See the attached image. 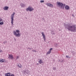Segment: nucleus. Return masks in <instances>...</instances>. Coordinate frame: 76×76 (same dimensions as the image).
I'll list each match as a JSON object with an SVG mask.
<instances>
[{
	"label": "nucleus",
	"instance_id": "nucleus-15",
	"mask_svg": "<svg viewBox=\"0 0 76 76\" xmlns=\"http://www.w3.org/2000/svg\"><path fill=\"white\" fill-rule=\"evenodd\" d=\"M39 63H40V64H41V63H43V62H42V61L41 60H40L39 61Z\"/></svg>",
	"mask_w": 76,
	"mask_h": 76
},
{
	"label": "nucleus",
	"instance_id": "nucleus-29",
	"mask_svg": "<svg viewBox=\"0 0 76 76\" xmlns=\"http://www.w3.org/2000/svg\"><path fill=\"white\" fill-rule=\"evenodd\" d=\"M59 61H60V60H59Z\"/></svg>",
	"mask_w": 76,
	"mask_h": 76
},
{
	"label": "nucleus",
	"instance_id": "nucleus-30",
	"mask_svg": "<svg viewBox=\"0 0 76 76\" xmlns=\"http://www.w3.org/2000/svg\"><path fill=\"white\" fill-rule=\"evenodd\" d=\"M48 53H47V54Z\"/></svg>",
	"mask_w": 76,
	"mask_h": 76
},
{
	"label": "nucleus",
	"instance_id": "nucleus-5",
	"mask_svg": "<svg viewBox=\"0 0 76 76\" xmlns=\"http://www.w3.org/2000/svg\"><path fill=\"white\" fill-rule=\"evenodd\" d=\"M34 10V9L29 7L28 8L26 9V10H27V11H28V10H29V11H32V10Z\"/></svg>",
	"mask_w": 76,
	"mask_h": 76
},
{
	"label": "nucleus",
	"instance_id": "nucleus-10",
	"mask_svg": "<svg viewBox=\"0 0 76 76\" xmlns=\"http://www.w3.org/2000/svg\"><path fill=\"white\" fill-rule=\"evenodd\" d=\"M65 8L66 10H69L70 7L68 5H66L65 7Z\"/></svg>",
	"mask_w": 76,
	"mask_h": 76
},
{
	"label": "nucleus",
	"instance_id": "nucleus-21",
	"mask_svg": "<svg viewBox=\"0 0 76 76\" xmlns=\"http://www.w3.org/2000/svg\"><path fill=\"white\" fill-rule=\"evenodd\" d=\"M53 69L54 70H56V68L53 67Z\"/></svg>",
	"mask_w": 76,
	"mask_h": 76
},
{
	"label": "nucleus",
	"instance_id": "nucleus-6",
	"mask_svg": "<svg viewBox=\"0 0 76 76\" xmlns=\"http://www.w3.org/2000/svg\"><path fill=\"white\" fill-rule=\"evenodd\" d=\"M56 33V31L54 30V29L53 28L52 29L51 34L52 35H55V34Z\"/></svg>",
	"mask_w": 76,
	"mask_h": 76
},
{
	"label": "nucleus",
	"instance_id": "nucleus-28",
	"mask_svg": "<svg viewBox=\"0 0 76 76\" xmlns=\"http://www.w3.org/2000/svg\"><path fill=\"white\" fill-rule=\"evenodd\" d=\"M72 16H73V15H72Z\"/></svg>",
	"mask_w": 76,
	"mask_h": 76
},
{
	"label": "nucleus",
	"instance_id": "nucleus-18",
	"mask_svg": "<svg viewBox=\"0 0 76 76\" xmlns=\"http://www.w3.org/2000/svg\"><path fill=\"white\" fill-rule=\"evenodd\" d=\"M55 46L56 47H57V46H58V44H57V43H55Z\"/></svg>",
	"mask_w": 76,
	"mask_h": 76
},
{
	"label": "nucleus",
	"instance_id": "nucleus-27",
	"mask_svg": "<svg viewBox=\"0 0 76 76\" xmlns=\"http://www.w3.org/2000/svg\"><path fill=\"white\" fill-rule=\"evenodd\" d=\"M1 52H3V51H2V50H0V53H1Z\"/></svg>",
	"mask_w": 76,
	"mask_h": 76
},
{
	"label": "nucleus",
	"instance_id": "nucleus-2",
	"mask_svg": "<svg viewBox=\"0 0 76 76\" xmlns=\"http://www.w3.org/2000/svg\"><path fill=\"white\" fill-rule=\"evenodd\" d=\"M56 4L58 5V6L59 7L60 6L61 8L62 9H64V7H65V6L66 5L65 4H63V3L58 1L57 2Z\"/></svg>",
	"mask_w": 76,
	"mask_h": 76
},
{
	"label": "nucleus",
	"instance_id": "nucleus-26",
	"mask_svg": "<svg viewBox=\"0 0 76 76\" xmlns=\"http://www.w3.org/2000/svg\"><path fill=\"white\" fill-rule=\"evenodd\" d=\"M32 51H34V52H36V51L35 50H33Z\"/></svg>",
	"mask_w": 76,
	"mask_h": 76
},
{
	"label": "nucleus",
	"instance_id": "nucleus-20",
	"mask_svg": "<svg viewBox=\"0 0 76 76\" xmlns=\"http://www.w3.org/2000/svg\"><path fill=\"white\" fill-rule=\"evenodd\" d=\"M40 3H44V1L43 0H41L40 1Z\"/></svg>",
	"mask_w": 76,
	"mask_h": 76
},
{
	"label": "nucleus",
	"instance_id": "nucleus-22",
	"mask_svg": "<svg viewBox=\"0 0 76 76\" xmlns=\"http://www.w3.org/2000/svg\"><path fill=\"white\" fill-rule=\"evenodd\" d=\"M1 21H2V19L1 18H0V22H1Z\"/></svg>",
	"mask_w": 76,
	"mask_h": 76
},
{
	"label": "nucleus",
	"instance_id": "nucleus-13",
	"mask_svg": "<svg viewBox=\"0 0 76 76\" xmlns=\"http://www.w3.org/2000/svg\"><path fill=\"white\" fill-rule=\"evenodd\" d=\"M53 50L52 48L50 49L49 51L48 52V54H50L51 53V50Z\"/></svg>",
	"mask_w": 76,
	"mask_h": 76
},
{
	"label": "nucleus",
	"instance_id": "nucleus-16",
	"mask_svg": "<svg viewBox=\"0 0 76 76\" xmlns=\"http://www.w3.org/2000/svg\"><path fill=\"white\" fill-rule=\"evenodd\" d=\"M21 64H18V66L19 67H20V68H21Z\"/></svg>",
	"mask_w": 76,
	"mask_h": 76
},
{
	"label": "nucleus",
	"instance_id": "nucleus-4",
	"mask_svg": "<svg viewBox=\"0 0 76 76\" xmlns=\"http://www.w3.org/2000/svg\"><path fill=\"white\" fill-rule=\"evenodd\" d=\"M15 12H13V14L11 15V24L12 25H13V17H14V15H15Z\"/></svg>",
	"mask_w": 76,
	"mask_h": 76
},
{
	"label": "nucleus",
	"instance_id": "nucleus-9",
	"mask_svg": "<svg viewBox=\"0 0 76 76\" xmlns=\"http://www.w3.org/2000/svg\"><path fill=\"white\" fill-rule=\"evenodd\" d=\"M5 59H0V63H5Z\"/></svg>",
	"mask_w": 76,
	"mask_h": 76
},
{
	"label": "nucleus",
	"instance_id": "nucleus-25",
	"mask_svg": "<svg viewBox=\"0 0 76 76\" xmlns=\"http://www.w3.org/2000/svg\"><path fill=\"white\" fill-rule=\"evenodd\" d=\"M66 57H67V58H69V56H66Z\"/></svg>",
	"mask_w": 76,
	"mask_h": 76
},
{
	"label": "nucleus",
	"instance_id": "nucleus-7",
	"mask_svg": "<svg viewBox=\"0 0 76 76\" xmlns=\"http://www.w3.org/2000/svg\"><path fill=\"white\" fill-rule=\"evenodd\" d=\"M42 34L43 38L44 40V41H45V39H46V38H45V34H44V33L43 32L42 33Z\"/></svg>",
	"mask_w": 76,
	"mask_h": 76
},
{
	"label": "nucleus",
	"instance_id": "nucleus-17",
	"mask_svg": "<svg viewBox=\"0 0 76 76\" xmlns=\"http://www.w3.org/2000/svg\"><path fill=\"white\" fill-rule=\"evenodd\" d=\"M28 72H29V70H27V71H24V73H28Z\"/></svg>",
	"mask_w": 76,
	"mask_h": 76
},
{
	"label": "nucleus",
	"instance_id": "nucleus-24",
	"mask_svg": "<svg viewBox=\"0 0 76 76\" xmlns=\"http://www.w3.org/2000/svg\"><path fill=\"white\" fill-rule=\"evenodd\" d=\"M10 76H15V75L13 74H11Z\"/></svg>",
	"mask_w": 76,
	"mask_h": 76
},
{
	"label": "nucleus",
	"instance_id": "nucleus-19",
	"mask_svg": "<svg viewBox=\"0 0 76 76\" xmlns=\"http://www.w3.org/2000/svg\"><path fill=\"white\" fill-rule=\"evenodd\" d=\"M3 22H0V25H3Z\"/></svg>",
	"mask_w": 76,
	"mask_h": 76
},
{
	"label": "nucleus",
	"instance_id": "nucleus-14",
	"mask_svg": "<svg viewBox=\"0 0 76 76\" xmlns=\"http://www.w3.org/2000/svg\"><path fill=\"white\" fill-rule=\"evenodd\" d=\"M10 73H7L5 74V76H10Z\"/></svg>",
	"mask_w": 76,
	"mask_h": 76
},
{
	"label": "nucleus",
	"instance_id": "nucleus-3",
	"mask_svg": "<svg viewBox=\"0 0 76 76\" xmlns=\"http://www.w3.org/2000/svg\"><path fill=\"white\" fill-rule=\"evenodd\" d=\"M13 34L16 37H20V31L19 30H16L15 31H14Z\"/></svg>",
	"mask_w": 76,
	"mask_h": 76
},
{
	"label": "nucleus",
	"instance_id": "nucleus-23",
	"mask_svg": "<svg viewBox=\"0 0 76 76\" xmlns=\"http://www.w3.org/2000/svg\"><path fill=\"white\" fill-rule=\"evenodd\" d=\"M16 58H17V59H18V58H19V56H17Z\"/></svg>",
	"mask_w": 76,
	"mask_h": 76
},
{
	"label": "nucleus",
	"instance_id": "nucleus-12",
	"mask_svg": "<svg viewBox=\"0 0 76 76\" xmlns=\"http://www.w3.org/2000/svg\"><path fill=\"white\" fill-rule=\"evenodd\" d=\"M48 6H49V7H53V5L51 4L48 3Z\"/></svg>",
	"mask_w": 76,
	"mask_h": 76
},
{
	"label": "nucleus",
	"instance_id": "nucleus-1",
	"mask_svg": "<svg viewBox=\"0 0 76 76\" xmlns=\"http://www.w3.org/2000/svg\"><path fill=\"white\" fill-rule=\"evenodd\" d=\"M64 26L66 28L68 29V31H70L71 32H76V25H72V26L70 25L69 24H64Z\"/></svg>",
	"mask_w": 76,
	"mask_h": 76
},
{
	"label": "nucleus",
	"instance_id": "nucleus-8",
	"mask_svg": "<svg viewBox=\"0 0 76 76\" xmlns=\"http://www.w3.org/2000/svg\"><path fill=\"white\" fill-rule=\"evenodd\" d=\"M9 58H10V59H11L12 60H13V55H12L11 54H9Z\"/></svg>",
	"mask_w": 76,
	"mask_h": 76
},
{
	"label": "nucleus",
	"instance_id": "nucleus-31",
	"mask_svg": "<svg viewBox=\"0 0 76 76\" xmlns=\"http://www.w3.org/2000/svg\"><path fill=\"white\" fill-rule=\"evenodd\" d=\"M69 58H70V57H69Z\"/></svg>",
	"mask_w": 76,
	"mask_h": 76
},
{
	"label": "nucleus",
	"instance_id": "nucleus-11",
	"mask_svg": "<svg viewBox=\"0 0 76 76\" xmlns=\"http://www.w3.org/2000/svg\"><path fill=\"white\" fill-rule=\"evenodd\" d=\"M9 9V7H8L5 6L4 8V9L5 10H7Z\"/></svg>",
	"mask_w": 76,
	"mask_h": 76
}]
</instances>
